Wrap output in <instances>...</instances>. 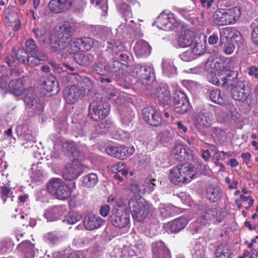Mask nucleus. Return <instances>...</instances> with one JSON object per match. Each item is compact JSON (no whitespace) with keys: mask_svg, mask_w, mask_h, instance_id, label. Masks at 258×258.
Masks as SVG:
<instances>
[{"mask_svg":"<svg viewBox=\"0 0 258 258\" xmlns=\"http://www.w3.org/2000/svg\"><path fill=\"white\" fill-rule=\"evenodd\" d=\"M17 14L15 12V8L13 6L8 7L5 10V17L9 22H13V18L17 17Z\"/></svg>","mask_w":258,"mask_h":258,"instance_id":"nucleus-60","label":"nucleus"},{"mask_svg":"<svg viewBox=\"0 0 258 258\" xmlns=\"http://www.w3.org/2000/svg\"><path fill=\"white\" fill-rule=\"evenodd\" d=\"M25 46L26 52L31 55L37 54L40 52L36 44L32 39H29L26 41Z\"/></svg>","mask_w":258,"mask_h":258,"instance_id":"nucleus-49","label":"nucleus"},{"mask_svg":"<svg viewBox=\"0 0 258 258\" xmlns=\"http://www.w3.org/2000/svg\"><path fill=\"white\" fill-rule=\"evenodd\" d=\"M46 56L43 53L39 52L37 54L31 55L28 56L26 60V63L30 66L33 67L39 63L40 60H45Z\"/></svg>","mask_w":258,"mask_h":258,"instance_id":"nucleus-43","label":"nucleus"},{"mask_svg":"<svg viewBox=\"0 0 258 258\" xmlns=\"http://www.w3.org/2000/svg\"><path fill=\"white\" fill-rule=\"evenodd\" d=\"M153 258H170V252L163 242L157 241L152 245Z\"/></svg>","mask_w":258,"mask_h":258,"instance_id":"nucleus-20","label":"nucleus"},{"mask_svg":"<svg viewBox=\"0 0 258 258\" xmlns=\"http://www.w3.org/2000/svg\"><path fill=\"white\" fill-rule=\"evenodd\" d=\"M238 77V73L236 71H231L228 73L226 76L220 79L216 76L212 77L210 82L217 86H221L224 89H228L229 85L228 84L227 80Z\"/></svg>","mask_w":258,"mask_h":258,"instance_id":"nucleus-27","label":"nucleus"},{"mask_svg":"<svg viewBox=\"0 0 258 258\" xmlns=\"http://www.w3.org/2000/svg\"><path fill=\"white\" fill-rule=\"evenodd\" d=\"M78 40L80 45L81 51H82L89 50L94 43L93 39L90 37L78 38Z\"/></svg>","mask_w":258,"mask_h":258,"instance_id":"nucleus-46","label":"nucleus"},{"mask_svg":"<svg viewBox=\"0 0 258 258\" xmlns=\"http://www.w3.org/2000/svg\"><path fill=\"white\" fill-rule=\"evenodd\" d=\"M97 35L103 41H108L109 39H111L110 38L112 36V32L109 28L101 27L98 29Z\"/></svg>","mask_w":258,"mask_h":258,"instance_id":"nucleus-50","label":"nucleus"},{"mask_svg":"<svg viewBox=\"0 0 258 258\" xmlns=\"http://www.w3.org/2000/svg\"><path fill=\"white\" fill-rule=\"evenodd\" d=\"M62 150L64 154L72 160H81L85 158L83 152L80 151L75 143L66 142L62 144Z\"/></svg>","mask_w":258,"mask_h":258,"instance_id":"nucleus-13","label":"nucleus"},{"mask_svg":"<svg viewBox=\"0 0 258 258\" xmlns=\"http://www.w3.org/2000/svg\"><path fill=\"white\" fill-rule=\"evenodd\" d=\"M43 88L48 92H50V95L56 94L59 92L58 83L53 77L47 79L43 82Z\"/></svg>","mask_w":258,"mask_h":258,"instance_id":"nucleus-31","label":"nucleus"},{"mask_svg":"<svg viewBox=\"0 0 258 258\" xmlns=\"http://www.w3.org/2000/svg\"><path fill=\"white\" fill-rule=\"evenodd\" d=\"M187 155L185 146L181 144L175 145L171 151V156L178 161H184L186 159Z\"/></svg>","mask_w":258,"mask_h":258,"instance_id":"nucleus-29","label":"nucleus"},{"mask_svg":"<svg viewBox=\"0 0 258 258\" xmlns=\"http://www.w3.org/2000/svg\"><path fill=\"white\" fill-rule=\"evenodd\" d=\"M159 141L162 144L170 143L172 141V136L170 132L165 131L158 136Z\"/></svg>","mask_w":258,"mask_h":258,"instance_id":"nucleus-56","label":"nucleus"},{"mask_svg":"<svg viewBox=\"0 0 258 258\" xmlns=\"http://www.w3.org/2000/svg\"><path fill=\"white\" fill-rule=\"evenodd\" d=\"M121 64L120 61L117 60V57H113L106 64L107 76L114 74L116 79H121L120 74L123 70L120 69Z\"/></svg>","mask_w":258,"mask_h":258,"instance_id":"nucleus-25","label":"nucleus"},{"mask_svg":"<svg viewBox=\"0 0 258 258\" xmlns=\"http://www.w3.org/2000/svg\"><path fill=\"white\" fill-rule=\"evenodd\" d=\"M105 222V220L93 214L86 215L83 220V225L85 229L93 230L100 228Z\"/></svg>","mask_w":258,"mask_h":258,"instance_id":"nucleus-18","label":"nucleus"},{"mask_svg":"<svg viewBox=\"0 0 258 258\" xmlns=\"http://www.w3.org/2000/svg\"><path fill=\"white\" fill-rule=\"evenodd\" d=\"M92 71L101 76H107L106 64L101 62H96L92 66Z\"/></svg>","mask_w":258,"mask_h":258,"instance_id":"nucleus-45","label":"nucleus"},{"mask_svg":"<svg viewBox=\"0 0 258 258\" xmlns=\"http://www.w3.org/2000/svg\"><path fill=\"white\" fill-rule=\"evenodd\" d=\"M118 10L123 15L126 21L133 17V14L130 6L125 3H121L118 5Z\"/></svg>","mask_w":258,"mask_h":258,"instance_id":"nucleus-42","label":"nucleus"},{"mask_svg":"<svg viewBox=\"0 0 258 258\" xmlns=\"http://www.w3.org/2000/svg\"><path fill=\"white\" fill-rule=\"evenodd\" d=\"M241 15L240 9L234 7L229 9L216 10L214 14V23L220 26L235 23Z\"/></svg>","mask_w":258,"mask_h":258,"instance_id":"nucleus-4","label":"nucleus"},{"mask_svg":"<svg viewBox=\"0 0 258 258\" xmlns=\"http://www.w3.org/2000/svg\"><path fill=\"white\" fill-rule=\"evenodd\" d=\"M33 32L35 37L38 39V41L41 45H44L47 41V35L45 30L44 29H33Z\"/></svg>","mask_w":258,"mask_h":258,"instance_id":"nucleus-48","label":"nucleus"},{"mask_svg":"<svg viewBox=\"0 0 258 258\" xmlns=\"http://www.w3.org/2000/svg\"><path fill=\"white\" fill-rule=\"evenodd\" d=\"M65 212V209L62 206H57L48 209L44 216L48 221H54L58 220Z\"/></svg>","mask_w":258,"mask_h":258,"instance_id":"nucleus-26","label":"nucleus"},{"mask_svg":"<svg viewBox=\"0 0 258 258\" xmlns=\"http://www.w3.org/2000/svg\"><path fill=\"white\" fill-rule=\"evenodd\" d=\"M195 54H194L192 51L190 49V50H187L181 53L179 55V57L184 61H189L195 58Z\"/></svg>","mask_w":258,"mask_h":258,"instance_id":"nucleus-64","label":"nucleus"},{"mask_svg":"<svg viewBox=\"0 0 258 258\" xmlns=\"http://www.w3.org/2000/svg\"><path fill=\"white\" fill-rule=\"evenodd\" d=\"M83 87L74 85L66 88L63 92L64 98L69 104H74L78 101L85 95Z\"/></svg>","mask_w":258,"mask_h":258,"instance_id":"nucleus-10","label":"nucleus"},{"mask_svg":"<svg viewBox=\"0 0 258 258\" xmlns=\"http://www.w3.org/2000/svg\"><path fill=\"white\" fill-rule=\"evenodd\" d=\"M97 175L95 173H90L83 177L82 184L86 187H93L98 182Z\"/></svg>","mask_w":258,"mask_h":258,"instance_id":"nucleus-40","label":"nucleus"},{"mask_svg":"<svg viewBox=\"0 0 258 258\" xmlns=\"http://www.w3.org/2000/svg\"><path fill=\"white\" fill-rule=\"evenodd\" d=\"M235 31L236 29L232 27H226L222 29L220 31L219 44L222 46L223 43L227 41L230 42Z\"/></svg>","mask_w":258,"mask_h":258,"instance_id":"nucleus-34","label":"nucleus"},{"mask_svg":"<svg viewBox=\"0 0 258 258\" xmlns=\"http://www.w3.org/2000/svg\"><path fill=\"white\" fill-rule=\"evenodd\" d=\"M109 104L103 100V97H101L97 101L90 104L88 116L97 121L99 119L105 118L109 114Z\"/></svg>","mask_w":258,"mask_h":258,"instance_id":"nucleus-7","label":"nucleus"},{"mask_svg":"<svg viewBox=\"0 0 258 258\" xmlns=\"http://www.w3.org/2000/svg\"><path fill=\"white\" fill-rule=\"evenodd\" d=\"M75 25L72 23L66 22L59 27L58 35L68 44L71 41V36L76 30Z\"/></svg>","mask_w":258,"mask_h":258,"instance_id":"nucleus-19","label":"nucleus"},{"mask_svg":"<svg viewBox=\"0 0 258 258\" xmlns=\"http://www.w3.org/2000/svg\"><path fill=\"white\" fill-rule=\"evenodd\" d=\"M135 116L134 112L131 110H126L124 111L121 114V119L125 124H128L131 122Z\"/></svg>","mask_w":258,"mask_h":258,"instance_id":"nucleus-55","label":"nucleus"},{"mask_svg":"<svg viewBox=\"0 0 258 258\" xmlns=\"http://www.w3.org/2000/svg\"><path fill=\"white\" fill-rule=\"evenodd\" d=\"M123 48L121 42L119 40L109 39L107 41L106 50L113 54H117Z\"/></svg>","mask_w":258,"mask_h":258,"instance_id":"nucleus-36","label":"nucleus"},{"mask_svg":"<svg viewBox=\"0 0 258 258\" xmlns=\"http://www.w3.org/2000/svg\"><path fill=\"white\" fill-rule=\"evenodd\" d=\"M212 122V115L205 109H203L199 112L194 120V125L199 131L210 126Z\"/></svg>","mask_w":258,"mask_h":258,"instance_id":"nucleus-15","label":"nucleus"},{"mask_svg":"<svg viewBox=\"0 0 258 258\" xmlns=\"http://www.w3.org/2000/svg\"><path fill=\"white\" fill-rule=\"evenodd\" d=\"M9 88L10 93L16 96H19L23 91V84L18 80H14L10 82Z\"/></svg>","mask_w":258,"mask_h":258,"instance_id":"nucleus-39","label":"nucleus"},{"mask_svg":"<svg viewBox=\"0 0 258 258\" xmlns=\"http://www.w3.org/2000/svg\"><path fill=\"white\" fill-rule=\"evenodd\" d=\"M156 98L158 100V103L163 107L168 106L171 102L170 92L165 86L158 87L156 89Z\"/></svg>","mask_w":258,"mask_h":258,"instance_id":"nucleus-17","label":"nucleus"},{"mask_svg":"<svg viewBox=\"0 0 258 258\" xmlns=\"http://www.w3.org/2000/svg\"><path fill=\"white\" fill-rule=\"evenodd\" d=\"M188 220L186 217L180 216L167 223V226L171 233H176L184 229Z\"/></svg>","mask_w":258,"mask_h":258,"instance_id":"nucleus-22","label":"nucleus"},{"mask_svg":"<svg viewBox=\"0 0 258 258\" xmlns=\"http://www.w3.org/2000/svg\"><path fill=\"white\" fill-rule=\"evenodd\" d=\"M209 97L212 101L219 105L223 106L226 103L225 97L221 94L219 89L211 90L209 93Z\"/></svg>","mask_w":258,"mask_h":258,"instance_id":"nucleus-35","label":"nucleus"},{"mask_svg":"<svg viewBox=\"0 0 258 258\" xmlns=\"http://www.w3.org/2000/svg\"><path fill=\"white\" fill-rule=\"evenodd\" d=\"M142 116L144 120L152 126H158L162 122L161 114L155 108L152 107H147L143 108Z\"/></svg>","mask_w":258,"mask_h":258,"instance_id":"nucleus-12","label":"nucleus"},{"mask_svg":"<svg viewBox=\"0 0 258 258\" xmlns=\"http://www.w3.org/2000/svg\"><path fill=\"white\" fill-rule=\"evenodd\" d=\"M81 219V216L74 212H70L65 216L63 222H66L69 224H74Z\"/></svg>","mask_w":258,"mask_h":258,"instance_id":"nucleus-53","label":"nucleus"},{"mask_svg":"<svg viewBox=\"0 0 258 258\" xmlns=\"http://www.w3.org/2000/svg\"><path fill=\"white\" fill-rule=\"evenodd\" d=\"M206 44L205 36L201 37L197 35L190 47V49L195 55H201L206 52Z\"/></svg>","mask_w":258,"mask_h":258,"instance_id":"nucleus-21","label":"nucleus"},{"mask_svg":"<svg viewBox=\"0 0 258 258\" xmlns=\"http://www.w3.org/2000/svg\"><path fill=\"white\" fill-rule=\"evenodd\" d=\"M103 94L105 98L110 100L116 96L117 91L112 85H110L107 88L103 89Z\"/></svg>","mask_w":258,"mask_h":258,"instance_id":"nucleus-57","label":"nucleus"},{"mask_svg":"<svg viewBox=\"0 0 258 258\" xmlns=\"http://www.w3.org/2000/svg\"><path fill=\"white\" fill-rule=\"evenodd\" d=\"M196 171L188 164H179L170 169L169 177L175 184L188 183L193 179Z\"/></svg>","mask_w":258,"mask_h":258,"instance_id":"nucleus-2","label":"nucleus"},{"mask_svg":"<svg viewBox=\"0 0 258 258\" xmlns=\"http://www.w3.org/2000/svg\"><path fill=\"white\" fill-rule=\"evenodd\" d=\"M9 78L7 75L0 77V92L2 95H5L8 91L7 83Z\"/></svg>","mask_w":258,"mask_h":258,"instance_id":"nucleus-58","label":"nucleus"},{"mask_svg":"<svg viewBox=\"0 0 258 258\" xmlns=\"http://www.w3.org/2000/svg\"><path fill=\"white\" fill-rule=\"evenodd\" d=\"M128 206L133 218L138 221L144 220L148 215L149 208L143 198H132L128 202Z\"/></svg>","mask_w":258,"mask_h":258,"instance_id":"nucleus-5","label":"nucleus"},{"mask_svg":"<svg viewBox=\"0 0 258 258\" xmlns=\"http://www.w3.org/2000/svg\"><path fill=\"white\" fill-rule=\"evenodd\" d=\"M75 0H51L48 7L51 11L58 14L68 11L72 6Z\"/></svg>","mask_w":258,"mask_h":258,"instance_id":"nucleus-16","label":"nucleus"},{"mask_svg":"<svg viewBox=\"0 0 258 258\" xmlns=\"http://www.w3.org/2000/svg\"><path fill=\"white\" fill-rule=\"evenodd\" d=\"M81 172L82 168L80 163H69L66 165L63 176L66 179L71 180L74 178H77Z\"/></svg>","mask_w":258,"mask_h":258,"instance_id":"nucleus-23","label":"nucleus"},{"mask_svg":"<svg viewBox=\"0 0 258 258\" xmlns=\"http://www.w3.org/2000/svg\"><path fill=\"white\" fill-rule=\"evenodd\" d=\"M109 220L112 225L118 228H123L127 226L130 221V216L128 212L121 208L114 209Z\"/></svg>","mask_w":258,"mask_h":258,"instance_id":"nucleus-9","label":"nucleus"},{"mask_svg":"<svg viewBox=\"0 0 258 258\" xmlns=\"http://www.w3.org/2000/svg\"><path fill=\"white\" fill-rule=\"evenodd\" d=\"M48 191L56 198L64 200L71 195L73 189L75 188L76 183L74 181L69 184H65L60 178L51 179L47 183Z\"/></svg>","mask_w":258,"mask_h":258,"instance_id":"nucleus-3","label":"nucleus"},{"mask_svg":"<svg viewBox=\"0 0 258 258\" xmlns=\"http://www.w3.org/2000/svg\"><path fill=\"white\" fill-rule=\"evenodd\" d=\"M74 60L78 64L82 66H88L90 63L89 56L84 53H77L74 55Z\"/></svg>","mask_w":258,"mask_h":258,"instance_id":"nucleus-51","label":"nucleus"},{"mask_svg":"<svg viewBox=\"0 0 258 258\" xmlns=\"http://www.w3.org/2000/svg\"><path fill=\"white\" fill-rule=\"evenodd\" d=\"M174 110L175 112L183 114L187 112L189 107L188 100H184L182 102L173 104Z\"/></svg>","mask_w":258,"mask_h":258,"instance_id":"nucleus-44","label":"nucleus"},{"mask_svg":"<svg viewBox=\"0 0 258 258\" xmlns=\"http://www.w3.org/2000/svg\"><path fill=\"white\" fill-rule=\"evenodd\" d=\"M18 248L25 255L27 258H32L35 255L34 245L29 241H24L19 244Z\"/></svg>","mask_w":258,"mask_h":258,"instance_id":"nucleus-33","label":"nucleus"},{"mask_svg":"<svg viewBox=\"0 0 258 258\" xmlns=\"http://www.w3.org/2000/svg\"><path fill=\"white\" fill-rule=\"evenodd\" d=\"M231 250L229 246L224 243L221 244L216 248V258H230Z\"/></svg>","mask_w":258,"mask_h":258,"instance_id":"nucleus-38","label":"nucleus"},{"mask_svg":"<svg viewBox=\"0 0 258 258\" xmlns=\"http://www.w3.org/2000/svg\"><path fill=\"white\" fill-rule=\"evenodd\" d=\"M159 215L162 219L170 217L173 213L172 207L163 204H160L158 208Z\"/></svg>","mask_w":258,"mask_h":258,"instance_id":"nucleus-47","label":"nucleus"},{"mask_svg":"<svg viewBox=\"0 0 258 258\" xmlns=\"http://www.w3.org/2000/svg\"><path fill=\"white\" fill-rule=\"evenodd\" d=\"M105 151L110 156L123 160L131 156L134 152V147H129L125 146H107Z\"/></svg>","mask_w":258,"mask_h":258,"instance_id":"nucleus-11","label":"nucleus"},{"mask_svg":"<svg viewBox=\"0 0 258 258\" xmlns=\"http://www.w3.org/2000/svg\"><path fill=\"white\" fill-rule=\"evenodd\" d=\"M172 15L166 14H160L158 16L157 23L159 24L158 27L163 30H169L172 28L173 22L171 21V17Z\"/></svg>","mask_w":258,"mask_h":258,"instance_id":"nucleus-30","label":"nucleus"},{"mask_svg":"<svg viewBox=\"0 0 258 258\" xmlns=\"http://www.w3.org/2000/svg\"><path fill=\"white\" fill-rule=\"evenodd\" d=\"M188 99L186 95L182 91L176 90L173 95V104L182 102L184 100Z\"/></svg>","mask_w":258,"mask_h":258,"instance_id":"nucleus-62","label":"nucleus"},{"mask_svg":"<svg viewBox=\"0 0 258 258\" xmlns=\"http://www.w3.org/2000/svg\"><path fill=\"white\" fill-rule=\"evenodd\" d=\"M229 85L228 89L231 97L240 102H245L249 96L251 88L250 85L245 81L239 80L237 77L227 80Z\"/></svg>","mask_w":258,"mask_h":258,"instance_id":"nucleus-1","label":"nucleus"},{"mask_svg":"<svg viewBox=\"0 0 258 258\" xmlns=\"http://www.w3.org/2000/svg\"><path fill=\"white\" fill-rule=\"evenodd\" d=\"M16 57L19 62L23 63H26L28 54L23 48H20L18 49L16 52Z\"/></svg>","mask_w":258,"mask_h":258,"instance_id":"nucleus-59","label":"nucleus"},{"mask_svg":"<svg viewBox=\"0 0 258 258\" xmlns=\"http://www.w3.org/2000/svg\"><path fill=\"white\" fill-rule=\"evenodd\" d=\"M129 74L143 84H148V82H152L155 78L154 70L150 66L135 64L129 69Z\"/></svg>","mask_w":258,"mask_h":258,"instance_id":"nucleus-6","label":"nucleus"},{"mask_svg":"<svg viewBox=\"0 0 258 258\" xmlns=\"http://www.w3.org/2000/svg\"><path fill=\"white\" fill-rule=\"evenodd\" d=\"M222 192L220 187H210L207 190V198L213 203L218 202L221 198Z\"/></svg>","mask_w":258,"mask_h":258,"instance_id":"nucleus-37","label":"nucleus"},{"mask_svg":"<svg viewBox=\"0 0 258 258\" xmlns=\"http://www.w3.org/2000/svg\"><path fill=\"white\" fill-rule=\"evenodd\" d=\"M196 36L192 31L186 29L178 36L177 43L182 47H190Z\"/></svg>","mask_w":258,"mask_h":258,"instance_id":"nucleus-24","label":"nucleus"},{"mask_svg":"<svg viewBox=\"0 0 258 258\" xmlns=\"http://www.w3.org/2000/svg\"><path fill=\"white\" fill-rule=\"evenodd\" d=\"M134 49L138 57H147L150 54L151 51V47L150 45L144 40L137 42Z\"/></svg>","mask_w":258,"mask_h":258,"instance_id":"nucleus-28","label":"nucleus"},{"mask_svg":"<svg viewBox=\"0 0 258 258\" xmlns=\"http://www.w3.org/2000/svg\"><path fill=\"white\" fill-rule=\"evenodd\" d=\"M252 29L251 33V40L253 43L258 45V25L255 22H252L250 25Z\"/></svg>","mask_w":258,"mask_h":258,"instance_id":"nucleus-63","label":"nucleus"},{"mask_svg":"<svg viewBox=\"0 0 258 258\" xmlns=\"http://www.w3.org/2000/svg\"><path fill=\"white\" fill-rule=\"evenodd\" d=\"M50 47L53 52L63 49L68 47L69 44L63 39L60 38L59 36H54L50 39Z\"/></svg>","mask_w":258,"mask_h":258,"instance_id":"nucleus-32","label":"nucleus"},{"mask_svg":"<svg viewBox=\"0 0 258 258\" xmlns=\"http://www.w3.org/2000/svg\"><path fill=\"white\" fill-rule=\"evenodd\" d=\"M111 123L105 120L95 126V130L97 134H102L106 133L111 126Z\"/></svg>","mask_w":258,"mask_h":258,"instance_id":"nucleus-52","label":"nucleus"},{"mask_svg":"<svg viewBox=\"0 0 258 258\" xmlns=\"http://www.w3.org/2000/svg\"><path fill=\"white\" fill-rule=\"evenodd\" d=\"M11 189L9 187L6 185L0 187V198L3 201L4 204L8 202L9 204L13 203L14 196L10 195Z\"/></svg>","mask_w":258,"mask_h":258,"instance_id":"nucleus-41","label":"nucleus"},{"mask_svg":"<svg viewBox=\"0 0 258 258\" xmlns=\"http://www.w3.org/2000/svg\"><path fill=\"white\" fill-rule=\"evenodd\" d=\"M26 105V109L31 115L40 114L43 110L41 104L39 103L34 95L32 94L26 95L24 99Z\"/></svg>","mask_w":258,"mask_h":258,"instance_id":"nucleus-14","label":"nucleus"},{"mask_svg":"<svg viewBox=\"0 0 258 258\" xmlns=\"http://www.w3.org/2000/svg\"><path fill=\"white\" fill-rule=\"evenodd\" d=\"M217 214V211L215 209H209L206 210L198 217L196 220L190 225L191 231L195 233L199 232L203 228L209 226L210 221L214 219Z\"/></svg>","mask_w":258,"mask_h":258,"instance_id":"nucleus-8","label":"nucleus"},{"mask_svg":"<svg viewBox=\"0 0 258 258\" xmlns=\"http://www.w3.org/2000/svg\"><path fill=\"white\" fill-rule=\"evenodd\" d=\"M68 46V51L70 53H75L81 50L80 45H79L78 39L72 42L71 41Z\"/></svg>","mask_w":258,"mask_h":258,"instance_id":"nucleus-61","label":"nucleus"},{"mask_svg":"<svg viewBox=\"0 0 258 258\" xmlns=\"http://www.w3.org/2000/svg\"><path fill=\"white\" fill-rule=\"evenodd\" d=\"M61 235L58 233L56 232H49L44 236V240L49 243H55L58 242Z\"/></svg>","mask_w":258,"mask_h":258,"instance_id":"nucleus-54","label":"nucleus"}]
</instances>
